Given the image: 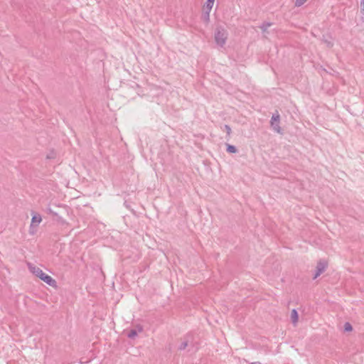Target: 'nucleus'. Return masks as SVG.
<instances>
[{
	"instance_id": "12",
	"label": "nucleus",
	"mask_w": 364,
	"mask_h": 364,
	"mask_svg": "<svg viewBox=\"0 0 364 364\" xmlns=\"http://www.w3.org/2000/svg\"><path fill=\"white\" fill-rule=\"evenodd\" d=\"M188 341H183L180 344V346L178 347V349L180 350H183L186 349V348L188 346Z\"/></svg>"
},
{
	"instance_id": "15",
	"label": "nucleus",
	"mask_w": 364,
	"mask_h": 364,
	"mask_svg": "<svg viewBox=\"0 0 364 364\" xmlns=\"http://www.w3.org/2000/svg\"><path fill=\"white\" fill-rule=\"evenodd\" d=\"M56 156V154L54 151H51L46 156L48 159H53Z\"/></svg>"
},
{
	"instance_id": "5",
	"label": "nucleus",
	"mask_w": 364,
	"mask_h": 364,
	"mask_svg": "<svg viewBox=\"0 0 364 364\" xmlns=\"http://www.w3.org/2000/svg\"><path fill=\"white\" fill-rule=\"evenodd\" d=\"M328 267V262L325 260H319L317 263L316 268V272L313 277L314 279H316L318 277H319L325 270Z\"/></svg>"
},
{
	"instance_id": "9",
	"label": "nucleus",
	"mask_w": 364,
	"mask_h": 364,
	"mask_svg": "<svg viewBox=\"0 0 364 364\" xmlns=\"http://www.w3.org/2000/svg\"><path fill=\"white\" fill-rule=\"evenodd\" d=\"M271 26H272V23L264 22L263 23H262V25L259 26V28L263 33H267L268 28L270 27Z\"/></svg>"
},
{
	"instance_id": "17",
	"label": "nucleus",
	"mask_w": 364,
	"mask_h": 364,
	"mask_svg": "<svg viewBox=\"0 0 364 364\" xmlns=\"http://www.w3.org/2000/svg\"><path fill=\"white\" fill-rule=\"evenodd\" d=\"M225 130H226V132H227V134H228V135H230V134H231V128L230 127V126H229V125H227V124H226V125H225Z\"/></svg>"
},
{
	"instance_id": "6",
	"label": "nucleus",
	"mask_w": 364,
	"mask_h": 364,
	"mask_svg": "<svg viewBox=\"0 0 364 364\" xmlns=\"http://www.w3.org/2000/svg\"><path fill=\"white\" fill-rule=\"evenodd\" d=\"M48 212L56 218V220L61 225H68V222L63 217L60 216L56 212H54L50 208H48Z\"/></svg>"
},
{
	"instance_id": "19",
	"label": "nucleus",
	"mask_w": 364,
	"mask_h": 364,
	"mask_svg": "<svg viewBox=\"0 0 364 364\" xmlns=\"http://www.w3.org/2000/svg\"><path fill=\"white\" fill-rule=\"evenodd\" d=\"M361 6H362V11H364V0L362 1Z\"/></svg>"
},
{
	"instance_id": "16",
	"label": "nucleus",
	"mask_w": 364,
	"mask_h": 364,
	"mask_svg": "<svg viewBox=\"0 0 364 364\" xmlns=\"http://www.w3.org/2000/svg\"><path fill=\"white\" fill-rule=\"evenodd\" d=\"M307 0H296L295 1V6H302Z\"/></svg>"
},
{
	"instance_id": "7",
	"label": "nucleus",
	"mask_w": 364,
	"mask_h": 364,
	"mask_svg": "<svg viewBox=\"0 0 364 364\" xmlns=\"http://www.w3.org/2000/svg\"><path fill=\"white\" fill-rule=\"evenodd\" d=\"M137 330H138V331H136L135 329H132V330L129 332V333H128L127 336H128L129 338H135V337L137 336L138 332H139V333H141V332H142V331H143V327H142L141 326L139 325V326H137Z\"/></svg>"
},
{
	"instance_id": "10",
	"label": "nucleus",
	"mask_w": 364,
	"mask_h": 364,
	"mask_svg": "<svg viewBox=\"0 0 364 364\" xmlns=\"http://www.w3.org/2000/svg\"><path fill=\"white\" fill-rule=\"evenodd\" d=\"M215 0H207L205 4V8L210 11L213 6Z\"/></svg>"
},
{
	"instance_id": "18",
	"label": "nucleus",
	"mask_w": 364,
	"mask_h": 364,
	"mask_svg": "<svg viewBox=\"0 0 364 364\" xmlns=\"http://www.w3.org/2000/svg\"><path fill=\"white\" fill-rule=\"evenodd\" d=\"M326 46L329 48H331L333 46V43L328 41H325Z\"/></svg>"
},
{
	"instance_id": "14",
	"label": "nucleus",
	"mask_w": 364,
	"mask_h": 364,
	"mask_svg": "<svg viewBox=\"0 0 364 364\" xmlns=\"http://www.w3.org/2000/svg\"><path fill=\"white\" fill-rule=\"evenodd\" d=\"M344 330H345V331H348V332L351 331L353 330V327H352L351 324L348 322H346L344 324Z\"/></svg>"
},
{
	"instance_id": "3",
	"label": "nucleus",
	"mask_w": 364,
	"mask_h": 364,
	"mask_svg": "<svg viewBox=\"0 0 364 364\" xmlns=\"http://www.w3.org/2000/svg\"><path fill=\"white\" fill-rule=\"evenodd\" d=\"M42 218L39 214H34L31 218V223L29 228V233L34 235L36 233V229L37 226L41 223Z\"/></svg>"
},
{
	"instance_id": "8",
	"label": "nucleus",
	"mask_w": 364,
	"mask_h": 364,
	"mask_svg": "<svg viewBox=\"0 0 364 364\" xmlns=\"http://www.w3.org/2000/svg\"><path fill=\"white\" fill-rule=\"evenodd\" d=\"M291 321H292V323L294 324V326H296L298 322V319H299L298 313L296 309H293L291 311Z\"/></svg>"
},
{
	"instance_id": "4",
	"label": "nucleus",
	"mask_w": 364,
	"mask_h": 364,
	"mask_svg": "<svg viewBox=\"0 0 364 364\" xmlns=\"http://www.w3.org/2000/svg\"><path fill=\"white\" fill-rule=\"evenodd\" d=\"M280 117L278 112L274 114L271 118V126L273 129L277 133H282V128L279 126Z\"/></svg>"
},
{
	"instance_id": "11",
	"label": "nucleus",
	"mask_w": 364,
	"mask_h": 364,
	"mask_svg": "<svg viewBox=\"0 0 364 364\" xmlns=\"http://www.w3.org/2000/svg\"><path fill=\"white\" fill-rule=\"evenodd\" d=\"M227 151L229 153L235 154L237 151V149L235 146L228 144L227 146Z\"/></svg>"
},
{
	"instance_id": "2",
	"label": "nucleus",
	"mask_w": 364,
	"mask_h": 364,
	"mask_svg": "<svg viewBox=\"0 0 364 364\" xmlns=\"http://www.w3.org/2000/svg\"><path fill=\"white\" fill-rule=\"evenodd\" d=\"M228 33L225 28L222 26H218L216 28L214 35V39L215 43L218 46L223 47L225 46L228 39Z\"/></svg>"
},
{
	"instance_id": "13",
	"label": "nucleus",
	"mask_w": 364,
	"mask_h": 364,
	"mask_svg": "<svg viewBox=\"0 0 364 364\" xmlns=\"http://www.w3.org/2000/svg\"><path fill=\"white\" fill-rule=\"evenodd\" d=\"M210 11L208 10L205 12V14H203V18H204V21L206 22V23H208L209 21H210Z\"/></svg>"
},
{
	"instance_id": "1",
	"label": "nucleus",
	"mask_w": 364,
	"mask_h": 364,
	"mask_svg": "<svg viewBox=\"0 0 364 364\" xmlns=\"http://www.w3.org/2000/svg\"><path fill=\"white\" fill-rule=\"evenodd\" d=\"M27 265L30 272H32L34 275H36L37 277H38L40 279H41L50 287H56L55 280L53 279L50 276L44 273L43 270L41 269L38 267L35 266L31 263H28Z\"/></svg>"
}]
</instances>
